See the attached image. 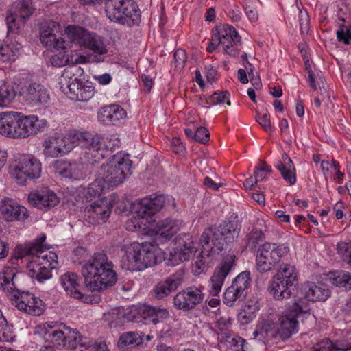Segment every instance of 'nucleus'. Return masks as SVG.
I'll return each instance as SVG.
<instances>
[{"label": "nucleus", "instance_id": "obj_1", "mask_svg": "<svg viewBox=\"0 0 351 351\" xmlns=\"http://www.w3.org/2000/svg\"><path fill=\"white\" fill-rule=\"evenodd\" d=\"M63 137L69 153L82 143L85 149L84 160L92 165L100 162L110 151L119 147V139L113 136L92 135L87 132L74 130L63 134Z\"/></svg>", "mask_w": 351, "mask_h": 351}, {"label": "nucleus", "instance_id": "obj_2", "mask_svg": "<svg viewBox=\"0 0 351 351\" xmlns=\"http://www.w3.org/2000/svg\"><path fill=\"white\" fill-rule=\"evenodd\" d=\"M170 206L176 207L175 199L170 195H150L136 200L133 205L134 215L127 221L126 229L128 231H141L148 235L153 215L162 208Z\"/></svg>", "mask_w": 351, "mask_h": 351}, {"label": "nucleus", "instance_id": "obj_3", "mask_svg": "<svg viewBox=\"0 0 351 351\" xmlns=\"http://www.w3.org/2000/svg\"><path fill=\"white\" fill-rule=\"evenodd\" d=\"M113 267V263L106 254L95 253L82 268L88 287L92 291H101L113 286L117 280Z\"/></svg>", "mask_w": 351, "mask_h": 351}, {"label": "nucleus", "instance_id": "obj_4", "mask_svg": "<svg viewBox=\"0 0 351 351\" xmlns=\"http://www.w3.org/2000/svg\"><path fill=\"white\" fill-rule=\"evenodd\" d=\"M241 225L238 220H226L218 228L211 227L204 230L199 239V244L206 251L221 252L224 242L233 243L239 237Z\"/></svg>", "mask_w": 351, "mask_h": 351}, {"label": "nucleus", "instance_id": "obj_5", "mask_svg": "<svg viewBox=\"0 0 351 351\" xmlns=\"http://www.w3.org/2000/svg\"><path fill=\"white\" fill-rule=\"evenodd\" d=\"M83 72V69L78 66H71L63 71L60 80L61 88L72 100L87 101L94 96V88L84 84L77 78V75H81Z\"/></svg>", "mask_w": 351, "mask_h": 351}, {"label": "nucleus", "instance_id": "obj_6", "mask_svg": "<svg viewBox=\"0 0 351 351\" xmlns=\"http://www.w3.org/2000/svg\"><path fill=\"white\" fill-rule=\"evenodd\" d=\"M310 304L304 299H297L289 306L278 319L280 339L285 341L298 332V317L303 314H309Z\"/></svg>", "mask_w": 351, "mask_h": 351}, {"label": "nucleus", "instance_id": "obj_7", "mask_svg": "<svg viewBox=\"0 0 351 351\" xmlns=\"http://www.w3.org/2000/svg\"><path fill=\"white\" fill-rule=\"evenodd\" d=\"M42 172V163L37 158L31 154L19 156L10 165L9 174L16 184L24 186L28 180L38 179Z\"/></svg>", "mask_w": 351, "mask_h": 351}, {"label": "nucleus", "instance_id": "obj_8", "mask_svg": "<svg viewBox=\"0 0 351 351\" xmlns=\"http://www.w3.org/2000/svg\"><path fill=\"white\" fill-rule=\"evenodd\" d=\"M106 13L111 21L128 25H137L140 22L141 12L133 0H120L106 3Z\"/></svg>", "mask_w": 351, "mask_h": 351}, {"label": "nucleus", "instance_id": "obj_9", "mask_svg": "<svg viewBox=\"0 0 351 351\" xmlns=\"http://www.w3.org/2000/svg\"><path fill=\"white\" fill-rule=\"evenodd\" d=\"M289 247L285 245L274 243H265L257 250L256 267L260 273L271 271L281 259L288 255Z\"/></svg>", "mask_w": 351, "mask_h": 351}, {"label": "nucleus", "instance_id": "obj_10", "mask_svg": "<svg viewBox=\"0 0 351 351\" xmlns=\"http://www.w3.org/2000/svg\"><path fill=\"white\" fill-rule=\"evenodd\" d=\"M58 266V256L53 252L37 254L27 265L29 276L42 282L52 277V270Z\"/></svg>", "mask_w": 351, "mask_h": 351}, {"label": "nucleus", "instance_id": "obj_11", "mask_svg": "<svg viewBox=\"0 0 351 351\" xmlns=\"http://www.w3.org/2000/svg\"><path fill=\"white\" fill-rule=\"evenodd\" d=\"M44 338L54 345L69 348V343L75 335V329L58 322H47L39 326Z\"/></svg>", "mask_w": 351, "mask_h": 351}, {"label": "nucleus", "instance_id": "obj_12", "mask_svg": "<svg viewBox=\"0 0 351 351\" xmlns=\"http://www.w3.org/2000/svg\"><path fill=\"white\" fill-rule=\"evenodd\" d=\"M235 265L236 256L234 254L229 253L222 257L209 280L208 291L210 295L213 297L219 295L226 277Z\"/></svg>", "mask_w": 351, "mask_h": 351}, {"label": "nucleus", "instance_id": "obj_13", "mask_svg": "<svg viewBox=\"0 0 351 351\" xmlns=\"http://www.w3.org/2000/svg\"><path fill=\"white\" fill-rule=\"evenodd\" d=\"M182 222L178 219L167 218L156 221L154 215L148 230V236L154 237L155 243L158 245L165 241L171 240L180 231Z\"/></svg>", "mask_w": 351, "mask_h": 351}, {"label": "nucleus", "instance_id": "obj_14", "mask_svg": "<svg viewBox=\"0 0 351 351\" xmlns=\"http://www.w3.org/2000/svg\"><path fill=\"white\" fill-rule=\"evenodd\" d=\"M9 299L19 311L31 315H40L45 311L43 300L29 291L19 289Z\"/></svg>", "mask_w": 351, "mask_h": 351}, {"label": "nucleus", "instance_id": "obj_15", "mask_svg": "<svg viewBox=\"0 0 351 351\" xmlns=\"http://www.w3.org/2000/svg\"><path fill=\"white\" fill-rule=\"evenodd\" d=\"M61 25L53 21H48L40 25L39 30L40 40L48 49H66V41L60 36Z\"/></svg>", "mask_w": 351, "mask_h": 351}, {"label": "nucleus", "instance_id": "obj_16", "mask_svg": "<svg viewBox=\"0 0 351 351\" xmlns=\"http://www.w3.org/2000/svg\"><path fill=\"white\" fill-rule=\"evenodd\" d=\"M204 298L202 287L191 286L179 291L173 298L174 307L183 311L193 309Z\"/></svg>", "mask_w": 351, "mask_h": 351}, {"label": "nucleus", "instance_id": "obj_17", "mask_svg": "<svg viewBox=\"0 0 351 351\" xmlns=\"http://www.w3.org/2000/svg\"><path fill=\"white\" fill-rule=\"evenodd\" d=\"M49 126L45 119H40L37 115H25L20 112L17 138H26L43 132Z\"/></svg>", "mask_w": 351, "mask_h": 351}, {"label": "nucleus", "instance_id": "obj_18", "mask_svg": "<svg viewBox=\"0 0 351 351\" xmlns=\"http://www.w3.org/2000/svg\"><path fill=\"white\" fill-rule=\"evenodd\" d=\"M33 14V8L29 0H20L15 6L14 14L6 17L8 33H13L20 29L30 16Z\"/></svg>", "mask_w": 351, "mask_h": 351}, {"label": "nucleus", "instance_id": "obj_19", "mask_svg": "<svg viewBox=\"0 0 351 351\" xmlns=\"http://www.w3.org/2000/svg\"><path fill=\"white\" fill-rule=\"evenodd\" d=\"M41 145L45 158H56L69 154L63 134L60 132H56L45 137Z\"/></svg>", "mask_w": 351, "mask_h": 351}, {"label": "nucleus", "instance_id": "obj_20", "mask_svg": "<svg viewBox=\"0 0 351 351\" xmlns=\"http://www.w3.org/2000/svg\"><path fill=\"white\" fill-rule=\"evenodd\" d=\"M219 43L222 45L225 52L232 56H237L241 45V36L235 28L225 25L219 32Z\"/></svg>", "mask_w": 351, "mask_h": 351}, {"label": "nucleus", "instance_id": "obj_21", "mask_svg": "<svg viewBox=\"0 0 351 351\" xmlns=\"http://www.w3.org/2000/svg\"><path fill=\"white\" fill-rule=\"evenodd\" d=\"M28 202L39 210H47L53 208L59 203L56 194L48 188H42L32 191L27 197Z\"/></svg>", "mask_w": 351, "mask_h": 351}, {"label": "nucleus", "instance_id": "obj_22", "mask_svg": "<svg viewBox=\"0 0 351 351\" xmlns=\"http://www.w3.org/2000/svg\"><path fill=\"white\" fill-rule=\"evenodd\" d=\"M112 206V201L106 197L97 199L86 206L85 216L92 219L90 222L93 223L104 221L110 217Z\"/></svg>", "mask_w": 351, "mask_h": 351}, {"label": "nucleus", "instance_id": "obj_23", "mask_svg": "<svg viewBox=\"0 0 351 351\" xmlns=\"http://www.w3.org/2000/svg\"><path fill=\"white\" fill-rule=\"evenodd\" d=\"M60 282L66 293L71 297L86 303L91 302L90 296L82 293L81 278L77 274L66 272L60 276Z\"/></svg>", "mask_w": 351, "mask_h": 351}, {"label": "nucleus", "instance_id": "obj_24", "mask_svg": "<svg viewBox=\"0 0 351 351\" xmlns=\"http://www.w3.org/2000/svg\"><path fill=\"white\" fill-rule=\"evenodd\" d=\"M0 213L7 221H24L29 217V211L25 206L8 197L0 202Z\"/></svg>", "mask_w": 351, "mask_h": 351}, {"label": "nucleus", "instance_id": "obj_25", "mask_svg": "<svg viewBox=\"0 0 351 351\" xmlns=\"http://www.w3.org/2000/svg\"><path fill=\"white\" fill-rule=\"evenodd\" d=\"M158 244L151 242L138 243L137 247L139 271H143L156 263Z\"/></svg>", "mask_w": 351, "mask_h": 351}, {"label": "nucleus", "instance_id": "obj_26", "mask_svg": "<svg viewBox=\"0 0 351 351\" xmlns=\"http://www.w3.org/2000/svg\"><path fill=\"white\" fill-rule=\"evenodd\" d=\"M20 112L5 111L0 113V134L6 137L17 138Z\"/></svg>", "mask_w": 351, "mask_h": 351}, {"label": "nucleus", "instance_id": "obj_27", "mask_svg": "<svg viewBox=\"0 0 351 351\" xmlns=\"http://www.w3.org/2000/svg\"><path fill=\"white\" fill-rule=\"evenodd\" d=\"M196 252L193 241L189 239L182 245L168 249L169 262L172 265H177L181 262L187 261Z\"/></svg>", "mask_w": 351, "mask_h": 351}, {"label": "nucleus", "instance_id": "obj_28", "mask_svg": "<svg viewBox=\"0 0 351 351\" xmlns=\"http://www.w3.org/2000/svg\"><path fill=\"white\" fill-rule=\"evenodd\" d=\"M126 115V111L121 106L116 104L104 106L97 112L98 121L106 125H115Z\"/></svg>", "mask_w": 351, "mask_h": 351}, {"label": "nucleus", "instance_id": "obj_29", "mask_svg": "<svg viewBox=\"0 0 351 351\" xmlns=\"http://www.w3.org/2000/svg\"><path fill=\"white\" fill-rule=\"evenodd\" d=\"M280 330L275 322L271 319H263L259 321L253 332L254 337H259L265 343H269L277 338L280 339Z\"/></svg>", "mask_w": 351, "mask_h": 351}, {"label": "nucleus", "instance_id": "obj_30", "mask_svg": "<svg viewBox=\"0 0 351 351\" xmlns=\"http://www.w3.org/2000/svg\"><path fill=\"white\" fill-rule=\"evenodd\" d=\"M302 294L304 299L310 304L309 302L326 301L330 295V289L324 285H317L315 282H308L302 287Z\"/></svg>", "mask_w": 351, "mask_h": 351}, {"label": "nucleus", "instance_id": "obj_31", "mask_svg": "<svg viewBox=\"0 0 351 351\" xmlns=\"http://www.w3.org/2000/svg\"><path fill=\"white\" fill-rule=\"evenodd\" d=\"M275 168L280 173L283 180L292 186L296 183V169L291 158L284 152L282 160H276L274 162Z\"/></svg>", "mask_w": 351, "mask_h": 351}, {"label": "nucleus", "instance_id": "obj_32", "mask_svg": "<svg viewBox=\"0 0 351 351\" xmlns=\"http://www.w3.org/2000/svg\"><path fill=\"white\" fill-rule=\"evenodd\" d=\"M64 32L70 43L84 49H86L94 33L74 25H68L65 28Z\"/></svg>", "mask_w": 351, "mask_h": 351}, {"label": "nucleus", "instance_id": "obj_33", "mask_svg": "<svg viewBox=\"0 0 351 351\" xmlns=\"http://www.w3.org/2000/svg\"><path fill=\"white\" fill-rule=\"evenodd\" d=\"M183 277L180 273L171 275L165 281L159 282L154 289V296L159 300L168 296L182 282Z\"/></svg>", "mask_w": 351, "mask_h": 351}, {"label": "nucleus", "instance_id": "obj_34", "mask_svg": "<svg viewBox=\"0 0 351 351\" xmlns=\"http://www.w3.org/2000/svg\"><path fill=\"white\" fill-rule=\"evenodd\" d=\"M16 269L14 267H4L0 271V289L10 298L19 289L16 284Z\"/></svg>", "mask_w": 351, "mask_h": 351}, {"label": "nucleus", "instance_id": "obj_35", "mask_svg": "<svg viewBox=\"0 0 351 351\" xmlns=\"http://www.w3.org/2000/svg\"><path fill=\"white\" fill-rule=\"evenodd\" d=\"M138 242L124 245L121 248V266L130 271H139L137 252Z\"/></svg>", "mask_w": 351, "mask_h": 351}, {"label": "nucleus", "instance_id": "obj_36", "mask_svg": "<svg viewBox=\"0 0 351 351\" xmlns=\"http://www.w3.org/2000/svg\"><path fill=\"white\" fill-rule=\"evenodd\" d=\"M53 167L61 176L73 180H80L83 178L81 165L68 162L64 160H57L53 162Z\"/></svg>", "mask_w": 351, "mask_h": 351}, {"label": "nucleus", "instance_id": "obj_37", "mask_svg": "<svg viewBox=\"0 0 351 351\" xmlns=\"http://www.w3.org/2000/svg\"><path fill=\"white\" fill-rule=\"evenodd\" d=\"M322 279L325 284L343 288L346 290L351 289V273L344 271H334L323 274Z\"/></svg>", "mask_w": 351, "mask_h": 351}, {"label": "nucleus", "instance_id": "obj_38", "mask_svg": "<svg viewBox=\"0 0 351 351\" xmlns=\"http://www.w3.org/2000/svg\"><path fill=\"white\" fill-rule=\"evenodd\" d=\"M102 176L108 187L114 188L123 184L128 177L127 175L114 168L109 161L101 166Z\"/></svg>", "mask_w": 351, "mask_h": 351}, {"label": "nucleus", "instance_id": "obj_39", "mask_svg": "<svg viewBox=\"0 0 351 351\" xmlns=\"http://www.w3.org/2000/svg\"><path fill=\"white\" fill-rule=\"evenodd\" d=\"M45 240V234H41L35 241L29 244L25 245H17L14 250L15 257L17 259H19L23 258L27 255H32V256H33L39 253L43 254V249L45 248L43 243Z\"/></svg>", "mask_w": 351, "mask_h": 351}, {"label": "nucleus", "instance_id": "obj_40", "mask_svg": "<svg viewBox=\"0 0 351 351\" xmlns=\"http://www.w3.org/2000/svg\"><path fill=\"white\" fill-rule=\"evenodd\" d=\"M25 97L31 105L47 104L49 100V95L47 88L36 83L29 85L25 92Z\"/></svg>", "mask_w": 351, "mask_h": 351}, {"label": "nucleus", "instance_id": "obj_41", "mask_svg": "<svg viewBox=\"0 0 351 351\" xmlns=\"http://www.w3.org/2000/svg\"><path fill=\"white\" fill-rule=\"evenodd\" d=\"M272 278L276 281H282L286 285V287L288 285L292 287H295L298 280L295 266L290 263H282Z\"/></svg>", "mask_w": 351, "mask_h": 351}, {"label": "nucleus", "instance_id": "obj_42", "mask_svg": "<svg viewBox=\"0 0 351 351\" xmlns=\"http://www.w3.org/2000/svg\"><path fill=\"white\" fill-rule=\"evenodd\" d=\"M21 49V45L16 41L1 44L0 62H10L15 61L19 56Z\"/></svg>", "mask_w": 351, "mask_h": 351}, {"label": "nucleus", "instance_id": "obj_43", "mask_svg": "<svg viewBox=\"0 0 351 351\" xmlns=\"http://www.w3.org/2000/svg\"><path fill=\"white\" fill-rule=\"evenodd\" d=\"M108 161L114 168H117L128 176L132 174V161L129 154L119 152L112 156Z\"/></svg>", "mask_w": 351, "mask_h": 351}, {"label": "nucleus", "instance_id": "obj_44", "mask_svg": "<svg viewBox=\"0 0 351 351\" xmlns=\"http://www.w3.org/2000/svg\"><path fill=\"white\" fill-rule=\"evenodd\" d=\"M202 246V251L199 256L196 258L195 261L192 265V271L194 274L199 275L204 273L207 270L208 264L210 258H213L215 256L219 254L221 252H213L211 251H206L203 245Z\"/></svg>", "mask_w": 351, "mask_h": 351}, {"label": "nucleus", "instance_id": "obj_45", "mask_svg": "<svg viewBox=\"0 0 351 351\" xmlns=\"http://www.w3.org/2000/svg\"><path fill=\"white\" fill-rule=\"evenodd\" d=\"M292 287L286 285L282 281H276L275 279H271L269 286L268 287L269 291L272 295L274 299L277 300H282L291 297Z\"/></svg>", "mask_w": 351, "mask_h": 351}, {"label": "nucleus", "instance_id": "obj_46", "mask_svg": "<svg viewBox=\"0 0 351 351\" xmlns=\"http://www.w3.org/2000/svg\"><path fill=\"white\" fill-rule=\"evenodd\" d=\"M94 341L88 337H83L76 329L75 335L69 341V349H79L80 351H91Z\"/></svg>", "mask_w": 351, "mask_h": 351}, {"label": "nucleus", "instance_id": "obj_47", "mask_svg": "<svg viewBox=\"0 0 351 351\" xmlns=\"http://www.w3.org/2000/svg\"><path fill=\"white\" fill-rule=\"evenodd\" d=\"M143 334L138 332H127L123 333L117 342L119 348H125L128 346H136L143 343Z\"/></svg>", "mask_w": 351, "mask_h": 351}, {"label": "nucleus", "instance_id": "obj_48", "mask_svg": "<svg viewBox=\"0 0 351 351\" xmlns=\"http://www.w3.org/2000/svg\"><path fill=\"white\" fill-rule=\"evenodd\" d=\"M86 49L99 56L105 55L108 51L104 38L95 32L88 43Z\"/></svg>", "mask_w": 351, "mask_h": 351}, {"label": "nucleus", "instance_id": "obj_49", "mask_svg": "<svg viewBox=\"0 0 351 351\" xmlns=\"http://www.w3.org/2000/svg\"><path fill=\"white\" fill-rule=\"evenodd\" d=\"M86 61V56L78 55L77 53L68 56L66 60H65L63 58H60L58 55H54L50 58L51 64L53 66L58 67L63 66L65 62H67L69 64H73V66H77L76 64L85 63Z\"/></svg>", "mask_w": 351, "mask_h": 351}, {"label": "nucleus", "instance_id": "obj_50", "mask_svg": "<svg viewBox=\"0 0 351 351\" xmlns=\"http://www.w3.org/2000/svg\"><path fill=\"white\" fill-rule=\"evenodd\" d=\"M245 295L242 291L234 287L233 285H230L226 289L223 293V303L228 306H233L237 300H242L245 298Z\"/></svg>", "mask_w": 351, "mask_h": 351}, {"label": "nucleus", "instance_id": "obj_51", "mask_svg": "<svg viewBox=\"0 0 351 351\" xmlns=\"http://www.w3.org/2000/svg\"><path fill=\"white\" fill-rule=\"evenodd\" d=\"M106 184V181L103 176L96 178L90 183L87 189V195L90 197H99L106 189H110Z\"/></svg>", "mask_w": 351, "mask_h": 351}, {"label": "nucleus", "instance_id": "obj_52", "mask_svg": "<svg viewBox=\"0 0 351 351\" xmlns=\"http://www.w3.org/2000/svg\"><path fill=\"white\" fill-rule=\"evenodd\" d=\"M351 350V346L339 347L335 345L329 339H323L316 343L311 351H349Z\"/></svg>", "mask_w": 351, "mask_h": 351}, {"label": "nucleus", "instance_id": "obj_53", "mask_svg": "<svg viewBox=\"0 0 351 351\" xmlns=\"http://www.w3.org/2000/svg\"><path fill=\"white\" fill-rule=\"evenodd\" d=\"M250 273L245 271L240 273L233 280L232 285L234 286L245 295L247 294V290L250 286Z\"/></svg>", "mask_w": 351, "mask_h": 351}, {"label": "nucleus", "instance_id": "obj_54", "mask_svg": "<svg viewBox=\"0 0 351 351\" xmlns=\"http://www.w3.org/2000/svg\"><path fill=\"white\" fill-rule=\"evenodd\" d=\"M14 337L12 328L0 309V341L12 342L14 341Z\"/></svg>", "mask_w": 351, "mask_h": 351}, {"label": "nucleus", "instance_id": "obj_55", "mask_svg": "<svg viewBox=\"0 0 351 351\" xmlns=\"http://www.w3.org/2000/svg\"><path fill=\"white\" fill-rule=\"evenodd\" d=\"M205 102L208 105L215 106L226 103L228 106H230V93L228 91H221L219 93H214L211 95L206 97Z\"/></svg>", "mask_w": 351, "mask_h": 351}, {"label": "nucleus", "instance_id": "obj_56", "mask_svg": "<svg viewBox=\"0 0 351 351\" xmlns=\"http://www.w3.org/2000/svg\"><path fill=\"white\" fill-rule=\"evenodd\" d=\"M16 96L13 86L3 84L0 87V106H6L10 104Z\"/></svg>", "mask_w": 351, "mask_h": 351}, {"label": "nucleus", "instance_id": "obj_57", "mask_svg": "<svg viewBox=\"0 0 351 351\" xmlns=\"http://www.w3.org/2000/svg\"><path fill=\"white\" fill-rule=\"evenodd\" d=\"M243 9L248 19L255 22L258 19V14L254 0H243Z\"/></svg>", "mask_w": 351, "mask_h": 351}, {"label": "nucleus", "instance_id": "obj_58", "mask_svg": "<svg viewBox=\"0 0 351 351\" xmlns=\"http://www.w3.org/2000/svg\"><path fill=\"white\" fill-rule=\"evenodd\" d=\"M256 121L266 132L271 131L272 128L270 121V115L266 110L257 112L256 114Z\"/></svg>", "mask_w": 351, "mask_h": 351}, {"label": "nucleus", "instance_id": "obj_59", "mask_svg": "<svg viewBox=\"0 0 351 351\" xmlns=\"http://www.w3.org/2000/svg\"><path fill=\"white\" fill-rule=\"evenodd\" d=\"M264 239L263 231L256 228L253 229L247 235V244L249 247H255Z\"/></svg>", "mask_w": 351, "mask_h": 351}, {"label": "nucleus", "instance_id": "obj_60", "mask_svg": "<svg viewBox=\"0 0 351 351\" xmlns=\"http://www.w3.org/2000/svg\"><path fill=\"white\" fill-rule=\"evenodd\" d=\"M337 253L343 257H348V263L351 266V242H339L337 245Z\"/></svg>", "mask_w": 351, "mask_h": 351}, {"label": "nucleus", "instance_id": "obj_61", "mask_svg": "<svg viewBox=\"0 0 351 351\" xmlns=\"http://www.w3.org/2000/svg\"><path fill=\"white\" fill-rule=\"evenodd\" d=\"M232 319L229 316H223L219 318L215 326L221 332L226 333L229 331L232 326Z\"/></svg>", "mask_w": 351, "mask_h": 351}, {"label": "nucleus", "instance_id": "obj_62", "mask_svg": "<svg viewBox=\"0 0 351 351\" xmlns=\"http://www.w3.org/2000/svg\"><path fill=\"white\" fill-rule=\"evenodd\" d=\"M209 132L204 127L198 128L194 132L193 138L201 143L205 144L209 140Z\"/></svg>", "mask_w": 351, "mask_h": 351}, {"label": "nucleus", "instance_id": "obj_63", "mask_svg": "<svg viewBox=\"0 0 351 351\" xmlns=\"http://www.w3.org/2000/svg\"><path fill=\"white\" fill-rule=\"evenodd\" d=\"M175 66L178 69H182L184 66L186 61V54L184 51L178 49L175 51L173 55Z\"/></svg>", "mask_w": 351, "mask_h": 351}, {"label": "nucleus", "instance_id": "obj_64", "mask_svg": "<svg viewBox=\"0 0 351 351\" xmlns=\"http://www.w3.org/2000/svg\"><path fill=\"white\" fill-rule=\"evenodd\" d=\"M169 317V313L167 308L157 306L155 317L152 318V323L156 324L159 322H162Z\"/></svg>", "mask_w": 351, "mask_h": 351}]
</instances>
